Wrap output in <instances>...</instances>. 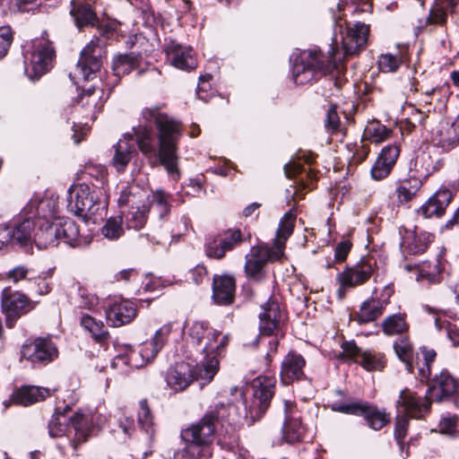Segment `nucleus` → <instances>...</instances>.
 I'll use <instances>...</instances> for the list:
<instances>
[{
    "label": "nucleus",
    "mask_w": 459,
    "mask_h": 459,
    "mask_svg": "<svg viewBox=\"0 0 459 459\" xmlns=\"http://www.w3.org/2000/svg\"><path fill=\"white\" fill-rule=\"evenodd\" d=\"M369 34L368 25L356 22L349 25L342 16L334 17L335 48L329 50V56H325L318 49L303 50L295 57L291 56V78L295 84L304 85L316 81L321 75L330 72L334 65V54L341 45L343 56H352L363 49L368 42Z\"/></svg>",
    "instance_id": "nucleus-1"
},
{
    "label": "nucleus",
    "mask_w": 459,
    "mask_h": 459,
    "mask_svg": "<svg viewBox=\"0 0 459 459\" xmlns=\"http://www.w3.org/2000/svg\"><path fill=\"white\" fill-rule=\"evenodd\" d=\"M142 117L145 121H154L158 132L159 149L157 151L154 144L152 129L138 126L134 128V132L139 150L153 166L160 163L172 178L178 177L177 144L182 135L180 122L160 112L158 106L144 108Z\"/></svg>",
    "instance_id": "nucleus-2"
},
{
    "label": "nucleus",
    "mask_w": 459,
    "mask_h": 459,
    "mask_svg": "<svg viewBox=\"0 0 459 459\" xmlns=\"http://www.w3.org/2000/svg\"><path fill=\"white\" fill-rule=\"evenodd\" d=\"M85 173L96 177L99 185L74 184L67 190V209L85 221L96 223L106 214L108 197L104 185L106 171L101 166H87Z\"/></svg>",
    "instance_id": "nucleus-3"
},
{
    "label": "nucleus",
    "mask_w": 459,
    "mask_h": 459,
    "mask_svg": "<svg viewBox=\"0 0 459 459\" xmlns=\"http://www.w3.org/2000/svg\"><path fill=\"white\" fill-rule=\"evenodd\" d=\"M296 213L293 210L287 212L279 223L273 246L257 245L251 247L246 255L245 272L248 277L260 280L263 275L264 266L267 262H274L283 256L285 243L292 234Z\"/></svg>",
    "instance_id": "nucleus-4"
},
{
    "label": "nucleus",
    "mask_w": 459,
    "mask_h": 459,
    "mask_svg": "<svg viewBox=\"0 0 459 459\" xmlns=\"http://www.w3.org/2000/svg\"><path fill=\"white\" fill-rule=\"evenodd\" d=\"M48 429L51 437L66 436L70 445L75 449L94 431V416L90 413L76 412L72 417H68L63 412H57L52 415Z\"/></svg>",
    "instance_id": "nucleus-5"
},
{
    "label": "nucleus",
    "mask_w": 459,
    "mask_h": 459,
    "mask_svg": "<svg viewBox=\"0 0 459 459\" xmlns=\"http://www.w3.org/2000/svg\"><path fill=\"white\" fill-rule=\"evenodd\" d=\"M38 225L33 241L39 249L56 247L60 241L76 247L82 244V237L77 224L68 218L35 222Z\"/></svg>",
    "instance_id": "nucleus-6"
},
{
    "label": "nucleus",
    "mask_w": 459,
    "mask_h": 459,
    "mask_svg": "<svg viewBox=\"0 0 459 459\" xmlns=\"http://www.w3.org/2000/svg\"><path fill=\"white\" fill-rule=\"evenodd\" d=\"M253 399L251 404L247 406L243 398V392L238 386L230 387V394H238L240 400L238 404L230 403V410H239V405L243 407L242 411H238L239 418H244L248 423H253L260 419L266 411L270 402L274 394L275 379L272 377H258L252 384Z\"/></svg>",
    "instance_id": "nucleus-7"
},
{
    "label": "nucleus",
    "mask_w": 459,
    "mask_h": 459,
    "mask_svg": "<svg viewBox=\"0 0 459 459\" xmlns=\"http://www.w3.org/2000/svg\"><path fill=\"white\" fill-rule=\"evenodd\" d=\"M100 37L92 39L82 50L81 56L77 64V71L84 80H89L91 75L100 70L102 65V58L105 56L106 40L111 37L117 29L115 22H97Z\"/></svg>",
    "instance_id": "nucleus-8"
},
{
    "label": "nucleus",
    "mask_w": 459,
    "mask_h": 459,
    "mask_svg": "<svg viewBox=\"0 0 459 459\" xmlns=\"http://www.w3.org/2000/svg\"><path fill=\"white\" fill-rule=\"evenodd\" d=\"M397 416L394 426V438L403 448V441L407 434L408 419L421 418L429 411V403H421L420 398L409 389L401 391L396 402Z\"/></svg>",
    "instance_id": "nucleus-9"
},
{
    "label": "nucleus",
    "mask_w": 459,
    "mask_h": 459,
    "mask_svg": "<svg viewBox=\"0 0 459 459\" xmlns=\"http://www.w3.org/2000/svg\"><path fill=\"white\" fill-rule=\"evenodd\" d=\"M334 411L362 415L365 417L369 428L379 430L390 422V415L366 402L333 403L331 406Z\"/></svg>",
    "instance_id": "nucleus-10"
},
{
    "label": "nucleus",
    "mask_w": 459,
    "mask_h": 459,
    "mask_svg": "<svg viewBox=\"0 0 459 459\" xmlns=\"http://www.w3.org/2000/svg\"><path fill=\"white\" fill-rule=\"evenodd\" d=\"M1 307L5 315L7 327L12 328L16 320L30 311L34 305L25 294L5 287L2 290Z\"/></svg>",
    "instance_id": "nucleus-11"
},
{
    "label": "nucleus",
    "mask_w": 459,
    "mask_h": 459,
    "mask_svg": "<svg viewBox=\"0 0 459 459\" xmlns=\"http://www.w3.org/2000/svg\"><path fill=\"white\" fill-rule=\"evenodd\" d=\"M55 51L51 43L45 39H36L32 42V50L24 54L25 62L30 61L32 80H38L51 67Z\"/></svg>",
    "instance_id": "nucleus-12"
},
{
    "label": "nucleus",
    "mask_w": 459,
    "mask_h": 459,
    "mask_svg": "<svg viewBox=\"0 0 459 459\" xmlns=\"http://www.w3.org/2000/svg\"><path fill=\"white\" fill-rule=\"evenodd\" d=\"M452 397L459 399V380L444 369L438 375H435L428 389L427 396L420 399V402L429 403V409L432 402H442Z\"/></svg>",
    "instance_id": "nucleus-13"
},
{
    "label": "nucleus",
    "mask_w": 459,
    "mask_h": 459,
    "mask_svg": "<svg viewBox=\"0 0 459 459\" xmlns=\"http://www.w3.org/2000/svg\"><path fill=\"white\" fill-rule=\"evenodd\" d=\"M376 260L372 257H363L356 264L347 267L336 276L341 288H352L367 282L372 276Z\"/></svg>",
    "instance_id": "nucleus-14"
},
{
    "label": "nucleus",
    "mask_w": 459,
    "mask_h": 459,
    "mask_svg": "<svg viewBox=\"0 0 459 459\" xmlns=\"http://www.w3.org/2000/svg\"><path fill=\"white\" fill-rule=\"evenodd\" d=\"M57 199L53 196H34L24 206L22 215L35 222L54 221L61 218L57 215Z\"/></svg>",
    "instance_id": "nucleus-15"
},
{
    "label": "nucleus",
    "mask_w": 459,
    "mask_h": 459,
    "mask_svg": "<svg viewBox=\"0 0 459 459\" xmlns=\"http://www.w3.org/2000/svg\"><path fill=\"white\" fill-rule=\"evenodd\" d=\"M21 356L31 363H48L58 356L56 346L48 338L27 341L21 349Z\"/></svg>",
    "instance_id": "nucleus-16"
},
{
    "label": "nucleus",
    "mask_w": 459,
    "mask_h": 459,
    "mask_svg": "<svg viewBox=\"0 0 459 459\" xmlns=\"http://www.w3.org/2000/svg\"><path fill=\"white\" fill-rule=\"evenodd\" d=\"M215 420L212 414L204 415L198 422L182 431V438L186 443L210 446L214 439Z\"/></svg>",
    "instance_id": "nucleus-17"
},
{
    "label": "nucleus",
    "mask_w": 459,
    "mask_h": 459,
    "mask_svg": "<svg viewBox=\"0 0 459 459\" xmlns=\"http://www.w3.org/2000/svg\"><path fill=\"white\" fill-rule=\"evenodd\" d=\"M165 53L167 61L178 69L190 71L197 65L193 48L180 45L175 40H170L166 45Z\"/></svg>",
    "instance_id": "nucleus-18"
},
{
    "label": "nucleus",
    "mask_w": 459,
    "mask_h": 459,
    "mask_svg": "<svg viewBox=\"0 0 459 459\" xmlns=\"http://www.w3.org/2000/svg\"><path fill=\"white\" fill-rule=\"evenodd\" d=\"M106 319L109 325L119 327L130 323L136 316L134 304L126 299H115L105 309Z\"/></svg>",
    "instance_id": "nucleus-19"
},
{
    "label": "nucleus",
    "mask_w": 459,
    "mask_h": 459,
    "mask_svg": "<svg viewBox=\"0 0 459 459\" xmlns=\"http://www.w3.org/2000/svg\"><path fill=\"white\" fill-rule=\"evenodd\" d=\"M220 335L219 331L210 328L204 322H194L188 330L191 342L196 346V351L202 355H209L212 342L215 341Z\"/></svg>",
    "instance_id": "nucleus-20"
},
{
    "label": "nucleus",
    "mask_w": 459,
    "mask_h": 459,
    "mask_svg": "<svg viewBox=\"0 0 459 459\" xmlns=\"http://www.w3.org/2000/svg\"><path fill=\"white\" fill-rule=\"evenodd\" d=\"M399 154L400 149L396 144L385 146L370 169L372 178L381 180L386 178L394 166Z\"/></svg>",
    "instance_id": "nucleus-21"
},
{
    "label": "nucleus",
    "mask_w": 459,
    "mask_h": 459,
    "mask_svg": "<svg viewBox=\"0 0 459 459\" xmlns=\"http://www.w3.org/2000/svg\"><path fill=\"white\" fill-rule=\"evenodd\" d=\"M107 99L104 90L100 87L92 86L84 91L78 97V105L83 109V117L95 120Z\"/></svg>",
    "instance_id": "nucleus-22"
},
{
    "label": "nucleus",
    "mask_w": 459,
    "mask_h": 459,
    "mask_svg": "<svg viewBox=\"0 0 459 459\" xmlns=\"http://www.w3.org/2000/svg\"><path fill=\"white\" fill-rule=\"evenodd\" d=\"M452 200V193L448 189L437 190L429 200L417 211L419 215L429 219L441 217Z\"/></svg>",
    "instance_id": "nucleus-23"
},
{
    "label": "nucleus",
    "mask_w": 459,
    "mask_h": 459,
    "mask_svg": "<svg viewBox=\"0 0 459 459\" xmlns=\"http://www.w3.org/2000/svg\"><path fill=\"white\" fill-rule=\"evenodd\" d=\"M285 420L282 427L283 437L288 443H294L302 437L305 427L302 425L295 404L286 401L284 403Z\"/></svg>",
    "instance_id": "nucleus-24"
},
{
    "label": "nucleus",
    "mask_w": 459,
    "mask_h": 459,
    "mask_svg": "<svg viewBox=\"0 0 459 459\" xmlns=\"http://www.w3.org/2000/svg\"><path fill=\"white\" fill-rule=\"evenodd\" d=\"M166 382L175 391H183L194 382L193 366L184 361L176 363L168 369Z\"/></svg>",
    "instance_id": "nucleus-25"
},
{
    "label": "nucleus",
    "mask_w": 459,
    "mask_h": 459,
    "mask_svg": "<svg viewBox=\"0 0 459 459\" xmlns=\"http://www.w3.org/2000/svg\"><path fill=\"white\" fill-rule=\"evenodd\" d=\"M112 164L118 172L125 171L134 155L137 154L134 141L131 134H126L114 145Z\"/></svg>",
    "instance_id": "nucleus-26"
},
{
    "label": "nucleus",
    "mask_w": 459,
    "mask_h": 459,
    "mask_svg": "<svg viewBox=\"0 0 459 459\" xmlns=\"http://www.w3.org/2000/svg\"><path fill=\"white\" fill-rule=\"evenodd\" d=\"M306 365L304 358L295 352L290 351L281 362V378L285 385L299 380L304 376L303 368Z\"/></svg>",
    "instance_id": "nucleus-27"
},
{
    "label": "nucleus",
    "mask_w": 459,
    "mask_h": 459,
    "mask_svg": "<svg viewBox=\"0 0 459 459\" xmlns=\"http://www.w3.org/2000/svg\"><path fill=\"white\" fill-rule=\"evenodd\" d=\"M263 311L259 314V329L263 334L271 335L278 329L281 320V312L280 305L269 300L263 307Z\"/></svg>",
    "instance_id": "nucleus-28"
},
{
    "label": "nucleus",
    "mask_w": 459,
    "mask_h": 459,
    "mask_svg": "<svg viewBox=\"0 0 459 459\" xmlns=\"http://www.w3.org/2000/svg\"><path fill=\"white\" fill-rule=\"evenodd\" d=\"M241 241V232L239 230H230L219 240L208 242L205 247L206 255L209 257L217 259L224 256L225 253L231 250Z\"/></svg>",
    "instance_id": "nucleus-29"
},
{
    "label": "nucleus",
    "mask_w": 459,
    "mask_h": 459,
    "mask_svg": "<svg viewBox=\"0 0 459 459\" xmlns=\"http://www.w3.org/2000/svg\"><path fill=\"white\" fill-rule=\"evenodd\" d=\"M235 293L234 278L229 275L214 276L212 298L219 305H229L233 301Z\"/></svg>",
    "instance_id": "nucleus-30"
},
{
    "label": "nucleus",
    "mask_w": 459,
    "mask_h": 459,
    "mask_svg": "<svg viewBox=\"0 0 459 459\" xmlns=\"http://www.w3.org/2000/svg\"><path fill=\"white\" fill-rule=\"evenodd\" d=\"M284 172L287 178H296V183L299 186L298 189L294 192V195H298L299 188H314V184L316 180V172L313 169H309L307 170L297 162H290L285 165Z\"/></svg>",
    "instance_id": "nucleus-31"
},
{
    "label": "nucleus",
    "mask_w": 459,
    "mask_h": 459,
    "mask_svg": "<svg viewBox=\"0 0 459 459\" xmlns=\"http://www.w3.org/2000/svg\"><path fill=\"white\" fill-rule=\"evenodd\" d=\"M49 395V389L36 385H24L13 392L12 400L16 404L28 406L41 402Z\"/></svg>",
    "instance_id": "nucleus-32"
},
{
    "label": "nucleus",
    "mask_w": 459,
    "mask_h": 459,
    "mask_svg": "<svg viewBox=\"0 0 459 459\" xmlns=\"http://www.w3.org/2000/svg\"><path fill=\"white\" fill-rule=\"evenodd\" d=\"M172 196L161 190L152 192L146 197V205L149 208V213L158 216L159 220H163L169 215L171 209Z\"/></svg>",
    "instance_id": "nucleus-33"
},
{
    "label": "nucleus",
    "mask_w": 459,
    "mask_h": 459,
    "mask_svg": "<svg viewBox=\"0 0 459 459\" xmlns=\"http://www.w3.org/2000/svg\"><path fill=\"white\" fill-rule=\"evenodd\" d=\"M126 353L130 368H140L152 362L157 356L156 348L152 347L147 342H143L138 350L130 345L126 346Z\"/></svg>",
    "instance_id": "nucleus-34"
},
{
    "label": "nucleus",
    "mask_w": 459,
    "mask_h": 459,
    "mask_svg": "<svg viewBox=\"0 0 459 459\" xmlns=\"http://www.w3.org/2000/svg\"><path fill=\"white\" fill-rule=\"evenodd\" d=\"M204 358L197 363L194 369V381H198L201 385L210 383L219 371V359L215 356L203 354Z\"/></svg>",
    "instance_id": "nucleus-35"
},
{
    "label": "nucleus",
    "mask_w": 459,
    "mask_h": 459,
    "mask_svg": "<svg viewBox=\"0 0 459 459\" xmlns=\"http://www.w3.org/2000/svg\"><path fill=\"white\" fill-rule=\"evenodd\" d=\"M387 306L386 299H379L378 298H371L362 302L359 311L355 316V320L359 324H367L375 321L384 312Z\"/></svg>",
    "instance_id": "nucleus-36"
},
{
    "label": "nucleus",
    "mask_w": 459,
    "mask_h": 459,
    "mask_svg": "<svg viewBox=\"0 0 459 459\" xmlns=\"http://www.w3.org/2000/svg\"><path fill=\"white\" fill-rule=\"evenodd\" d=\"M35 221H31L28 216H23V220L13 226V246H19L22 248H30L32 247L33 235L32 230Z\"/></svg>",
    "instance_id": "nucleus-37"
},
{
    "label": "nucleus",
    "mask_w": 459,
    "mask_h": 459,
    "mask_svg": "<svg viewBox=\"0 0 459 459\" xmlns=\"http://www.w3.org/2000/svg\"><path fill=\"white\" fill-rule=\"evenodd\" d=\"M80 325L87 331L95 342L102 343L109 337L108 331L101 320H97L91 315L82 313Z\"/></svg>",
    "instance_id": "nucleus-38"
},
{
    "label": "nucleus",
    "mask_w": 459,
    "mask_h": 459,
    "mask_svg": "<svg viewBox=\"0 0 459 459\" xmlns=\"http://www.w3.org/2000/svg\"><path fill=\"white\" fill-rule=\"evenodd\" d=\"M70 13L74 20L75 25L79 29L86 26L93 27L97 24V15L88 4H76L74 1H72Z\"/></svg>",
    "instance_id": "nucleus-39"
},
{
    "label": "nucleus",
    "mask_w": 459,
    "mask_h": 459,
    "mask_svg": "<svg viewBox=\"0 0 459 459\" xmlns=\"http://www.w3.org/2000/svg\"><path fill=\"white\" fill-rule=\"evenodd\" d=\"M445 7L453 13H459V0H436L430 10L429 21L435 24H444L446 21Z\"/></svg>",
    "instance_id": "nucleus-40"
},
{
    "label": "nucleus",
    "mask_w": 459,
    "mask_h": 459,
    "mask_svg": "<svg viewBox=\"0 0 459 459\" xmlns=\"http://www.w3.org/2000/svg\"><path fill=\"white\" fill-rule=\"evenodd\" d=\"M432 241V236L427 232L411 233L403 238L401 247L411 254L423 253Z\"/></svg>",
    "instance_id": "nucleus-41"
},
{
    "label": "nucleus",
    "mask_w": 459,
    "mask_h": 459,
    "mask_svg": "<svg viewBox=\"0 0 459 459\" xmlns=\"http://www.w3.org/2000/svg\"><path fill=\"white\" fill-rule=\"evenodd\" d=\"M140 65V56L131 53L129 55H120L113 61L114 75L117 78L129 74L133 69Z\"/></svg>",
    "instance_id": "nucleus-42"
},
{
    "label": "nucleus",
    "mask_w": 459,
    "mask_h": 459,
    "mask_svg": "<svg viewBox=\"0 0 459 459\" xmlns=\"http://www.w3.org/2000/svg\"><path fill=\"white\" fill-rule=\"evenodd\" d=\"M74 303L78 308L85 309L91 313H99L101 308L99 297L82 287L78 288Z\"/></svg>",
    "instance_id": "nucleus-43"
},
{
    "label": "nucleus",
    "mask_w": 459,
    "mask_h": 459,
    "mask_svg": "<svg viewBox=\"0 0 459 459\" xmlns=\"http://www.w3.org/2000/svg\"><path fill=\"white\" fill-rule=\"evenodd\" d=\"M391 134V129L387 128L379 121L373 120L368 122L366 126L363 138L375 143H380L390 138Z\"/></svg>",
    "instance_id": "nucleus-44"
},
{
    "label": "nucleus",
    "mask_w": 459,
    "mask_h": 459,
    "mask_svg": "<svg viewBox=\"0 0 459 459\" xmlns=\"http://www.w3.org/2000/svg\"><path fill=\"white\" fill-rule=\"evenodd\" d=\"M432 142L435 146L440 148L445 152H450L459 144L458 138L455 136L446 125L434 134Z\"/></svg>",
    "instance_id": "nucleus-45"
},
{
    "label": "nucleus",
    "mask_w": 459,
    "mask_h": 459,
    "mask_svg": "<svg viewBox=\"0 0 459 459\" xmlns=\"http://www.w3.org/2000/svg\"><path fill=\"white\" fill-rule=\"evenodd\" d=\"M409 328L404 314L388 316L382 322V330L385 335L403 334Z\"/></svg>",
    "instance_id": "nucleus-46"
},
{
    "label": "nucleus",
    "mask_w": 459,
    "mask_h": 459,
    "mask_svg": "<svg viewBox=\"0 0 459 459\" xmlns=\"http://www.w3.org/2000/svg\"><path fill=\"white\" fill-rule=\"evenodd\" d=\"M149 208L145 204L142 206H132L126 214V223L128 229H142L148 219Z\"/></svg>",
    "instance_id": "nucleus-47"
},
{
    "label": "nucleus",
    "mask_w": 459,
    "mask_h": 459,
    "mask_svg": "<svg viewBox=\"0 0 459 459\" xmlns=\"http://www.w3.org/2000/svg\"><path fill=\"white\" fill-rule=\"evenodd\" d=\"M406 60L407 56L403 51H398L395 54H383L378 58V66L384 73H394Z\"/></svg>",
    "instance_id": "nucleus-48"
},
{
    "label": "nucleus",
    "mask_w": 459,
    "mask_h": 459,
    "mask_svg": "<svg viewBox=\"0 0 459 459\" xmlns=\"http://www.w3.org/2000/svg\"><path fill=\"white\" fill-rule=\"evenodd\" d=\"M394 349L398 358L405 363L407 370L412 372L413 351L410 341L405 337L399 338L394 342Z\"/></svg>",
    "instance_id": "nucleus-49"
},
{
    "label": "nucleus",
    "mask_w": 459,
    "mask_h": 459,
    "mask_svg": "<svg viewBox=\"0 0 459 459\" xmlns=\"http://www.w3.org/2000/svg\"><path fill=\"white\" fill-rule=\"evenodd\" d=\"M138 424L140 429L145 432L147 438L152 440L155 434L153 418L148 407L147 402L143 400L139 403Z\"/></svg>",
    "instance_id": "nucleus-50"
},
{
    "label": "nucleus",
    "mask_w": 459,
    "mask_h": 459,
    "mask_svg": "<svg viewBox=\"0 0 459 459\" xmlns=\"http://www.w3.org/2000/svg\"><path fill=\"white\" fill-rule=\"evenodd\" d=\"M138 424L140 429L145 432L147 438L152 440L155 434L153 418L148 407L147 402L143 400L139 403Z\"/></svg>",
    "instance_id": "nucleus-51"
},
{
    "label": "nucleus",
    "mask_w": 459,
    "mask_h": 459,
    "mask_svg": "<svg viewBox=\"0 0 459 459\" xmlns=\"http://www.w3.org/2000/svg\"><path fill=\"white\" fill-rule=\"evenodd\" d=\"M101 233L109 240L119 238L124 233L122 217L117 215L108 219L101 228Z\"/></svg>",
    "instance_id": "nucleus-52"
},
{
    "label": "nucleus",
    "mask_w": 459,
    "mask_h": 459,
    "mask_svg": "<svg viewBox=\"0 0 459 459\" xmlns=\"http://www.w3.org/2000/svg\"><path fill=\"white\" fill-rule=\"evenodd\" d=\"M406 269L411 271L412 266L406 265ZM417 275V281H426L428 283H436L438 281V274L437 273V265L430 264L429 263H423L421 265L413 267Z\"/></svg>",
    "instance_id": "nucleus-53"
},
{
    "label": "nucleus",
    "mask_w": 459,
    "mask_h": 459,
    "mask_svg": "<svg viewBox=\"0 0 459 459\" xmlns=\"http://www.w3.org/2000/svg\"><path fill=\"white\" fill-rule=\"evenodd\" d=\"M356 362L368 371L381 370L385 367L384 356L372 351L361 352L360 359H356Z\"/></svg>",
    "instance_id": "nucleus-54"
},
{
    "label": "nucleus",
    "mask_w": 459,
    "mask_h": 459,
    "mask_svg": "<svg viewBox=\"0 0 459 459\" xmlns=\"http://www.w3.org/2000/svg\"><path fill=\"white\" fill-rule=\"evenodd\" d=\"M440 163L441 162L438 160L437 161V164H438V166L434 165L430 155L422 152L416 157L414 166L415 170L418 171L420 177L428 178L434 171L438 169Z\"/></svg>",
    "instance_id": "nucleus-55"
},
{
    "label": "nucleus",
    "mask_w": 459,
    "mask_h": 459,
    "mask_svg": "<svg viewBox=\"0 0 459 459\" xmlns=\"http://www.w3.org/2000/svg\"><path fill=\"white\" fill-rule=\"evenodd\" d=\"M211 455L210 446L186 443L181 459H210Z\"/></svg>",
    "instance_id": "nucleus-56"
},
{
    "label": "nucleus",
    "mask_w": 459,
    "mask_h": 459,
    "mask_svg": "<svg viewBox=\"0 0 459 459\" xmlns=\"http://www.w3.org/2000/svg\"><path fill=\"white\" fill-rule=\"evenodd\" d=\"M173 325L174 323L172 322L163 325L155 332L152 339L150 342H147L152 345V347L156 348L157 353H159V351L163 348L169 335L172 332Z\"/></svg>",
    "instance_id": "nucleus-57"
},
{
    "label": "nucleus",
    "mask_w": 459,
    "mask_h": 459,
    "mask_svg": "<svg viewBox=\"0 0 459 459\" xmlns=\"http://www.w3.org/2000/svg\"><path fill=\"white\" fill-rule=\"evenodd\" d=\"M34 270L24 264L16 265L6 273V279L13 283L27 280L33 274Z\"/></svg>",
    "instance_id": "nucleus-58"
},
{
    "label": "nucleus",
    "mask_w": 459,
    "mask_h": 459,
    "mask_svg": "<svg viewBox=\"0 0 459 459\" xmlns=\"http://www.w3.org/2000/svg\"><path fill=\"white\" fill-rule=\"evenodd\" d=\"M457 422L458 418L456 415L447 414L441 418L439 421V432L449 436H455L457 434Z\"/></svg>",
    "instance_id": "nucleus-59"
},
{
    "label": "nucleus",
    "mask_w": 459,
    "mask_h": 459,
    "mask_svg": "<svg viewBox=\"0 0 459 459\" xmlns=\"http://www.w3.org/2000/svg\"><path fill=\"white\" fill-rule=\"evenodd\" d=\"M29 281L31 284V290L39 295H46L50 291V285L46 276L36 275L34 272L29 278Z\"/></svg>",
    "instance_id": "nucleus-60"
},
{
    "label": "nucleus",
    "mask_w": 459,
    "mask_h": 459,
    "mask_svg": "<svg viewBox=\"0 0 459 459\" xmlns=\"http://www.w3.org/2000/svg\"><path fill=\"white\" fill-rule=\"evenodd\" d=\"M418 191L417 186H411L410 182H403L396 187L397 198L400 203L410 202Z\"/></svg>",
    "instance_id": "nucleus-61"
},
{
    "label": "nucleus",
    "mask_w": 459,
    "mask_h": 459,
    "mask_svg": "<svg viewBox=\"0 0 459 459\" xmlns=\"http://www.w3.org/2000/svg\"><path fill=\"white\" fill-rule=\"evenodd\" d=\"M211 79H212L211 74L201 75L199 78L198 85H197V91H196L197 97H198V99H200L205 102L208 101L213 94L212 92L208 93V91H212V87L210 84Z\"/></svg>",
    "instance_id": "nucleus-62"
},
{
    "label": "nucleus",
    "mask_w": 459,
    "mask_h": 459,
    "mask_svg": "<svg viewBox=\"0 0 459 459\" xmlns=\"http://www.w3.org/2000/svg\"><path fill=\"white\" fill-rule=\"evenodd\" d=\"M13 41L12 30L8 26L0 27V58L6 55Z\"/></svg>",
    "instance_id": "nucleus-63"
},
{
    "label": "nucleus",
    "mask_w": 459,
    "mask_h": 459,
    "mask_svg": "<svg viewBox=\"0 0 459 459\" xmlns=\"http://www.w3.org/2000/svg\"><path fill=\"white\" fill-rule=\"evenodd\" d=\"M436 351L434 350L422 349L423 362L422 367H419V371L423 377H429L430 376L429 365L435 360Z\"/></svg>",
    "instance_id": "nucleus-64"
}]
</instances>
